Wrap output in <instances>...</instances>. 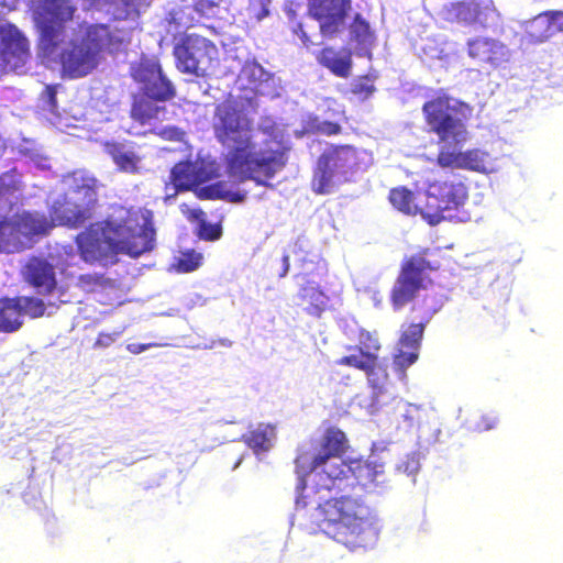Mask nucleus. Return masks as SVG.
Instances as JSON below:
<instances>
[{
  "label": "nucleus",
  "mask_w": 563,
  "mask_h": 563,
  "mask_svg": "<svg viewBox=\"0 0 563 563\" xmlns=\"http://www.w3.org/2000/svg\"><path fill=\"white\" fill-rule=\"evenodd\" d=\"M262 4H263V8L261 10V12L256 13V18L258 20L265 18L266 15H268V9L266 8V4L269 2V0H262L261 1Z\"/></svg>",
  "instance_id": "obj_52"
},
{
  "label": "nucleus",
  "mask_w": 563,
  "mask_h": 563,
  "mask_svg": "<svg viewBox=\"0 0 563 563\" xmlns=\"http://www.w3.org/2000/svg\"><path fill=\"white\" fill-rule=\"evenodd\" d=\"M375 77L369 75L357 76L350 85V92L360 101H365L376 91Z\"/></svg>",
  "instance_id": "obj_36"
},
{
  "label": "nucleus",
  "mask_w": 563,
  "mask_h": 563,
  "mask_svg": "<svg viewBox=\"0 0 563 563\" xmlns=\"http://www.w3.org/2000/svg\"><path fill=\"white\" fill-rule=\"evenodd\" d=\"M540 22L548 24L543 37L551 36L554 32L563 31V11H548L538 16Z\"/></svg>",
  "instance_id": "obj_38"
},
{
  "label": "nucleus",
  "mask_w": 563,
  "mask_h": 563,
  "mask_svg": "<svg viewBox=\"0 0 563 563\" xmlns=\"http://www.w3.org/2000/svg\"><path fill=\"white\" fill-rule=\"evenodd\" d=\"M467 51L473 59L494 67L507 60L508 55L504 43L489 37H476L468 41Z\"/></svg>",
  "instance_id": "obj_22"
},
{
  "label": "nucleus",
  "mask_w": 563,
  "mask_h": 563,
  "mask_svg": "<svg viewBox=\"0 0 563 563\" xmlns=\"http://www.w3.org/2000/svg\"><path fill=\"white\" fill-rule=\"evenodd\" d=\"M199 197L200 198L212 199L214 197L212 188L211 187L201 188L200 191H199Z\"/></svg>",
  "instance_id": "obj_51"
},
{
  "label": "nucleus",
  "mask_w": 563,
  "mask_h": 563,
  "mask_svg": "<svg viewBox=\"0 0 563 563\" xmlns=\"http://www.w3.org/2000/svg\"><path fill=\"white\" fill-rule=\"evenodd\" d=\"M75 243L80 258L90 265H114L121 253L139 257L154 249L153 213L147 209L114 206L104 220L90 223L79 232Z\"/></svg>",
  "instance_id": "obj_3"
},
{
  "label": "nucleus",
  "mask_w": 563,
  "mask_h": 563,
  "mask_svg": "<svg viewBox=\"0 0 563 563\" xmlns=\"http://www.w3.org/2000/svg\"><path fill=\"white\" fill-rule=\"evenodd\" d=\"M282 262H283V269L279 273V277H285L288 274L289 268H290V257H289V255L288 254H284V256L282 258Z\"/></svg>",
  "instance_id": "obj_49"
},
{
  "label": "nucleus",
  "mask_w": 563,
  "mask_h": 563,
  "mask_svg": "<svg viewBox=\"0 0 563 563\" xmlns=\"http://www.w3.org/2000/svg\"><path fill=\"white\" fill-rule=\"evenodd\" d=\"M76 11L73 0H37L32 10L38 55L58 64L62 77L68 79L90 75L98 68L102 53L118 51L123 44L106 23L87 24L80 38L66 43L67 25Z\"/></svg>",
  "instance_id": "obj_1"
},
{
  "label": "nucleus",
  "mask_w": 563,
  "mask_h": 563,
  "mask_svg": "<svg viewBox=\"0 0 563 563\" xmlns=\"http://www.w3.org/2000/svg\"><path fill=\"white\" fill-rule=\"evenodd\" d=\"M473 108L461 100L440 92L422 106V114L428 132L438 136L442 144L437 155V164L442 168L466 169L487 173L489 154L479 148L460 151L456 147L468 140L467 121Z\"/></svg>",
  "instance_id": "obj_4"
},
{
  "label": "nucleus",
  "mask_w": 563,
  "mask_h": 563,
  "mask_svg": "<svg viewBox=\"0 0 563 563\" xmlns=\"http://www.w3.org/2000/svg\"><path fill=\"white\" fill-rule=\"evenodd\" d=\"M352 0H308V14L318 22L324 38H334L345 29Z\"/></svg>",
  "instance_id": "obj_13"
},
{
  "label": "nucleus",
  "mask_w": 563,
  "mask_h": 563,
  "mask_svg": "<svg viewBox=\"0 0 563 563\" xmlns=\"http://www.w3.org/2000/svg\"><path fill=\"white\" fill-rule=\"evenodd\" d=\"M21 238L27 243L34 236L46 235L55 227L54 220L49 221L44 213L23 211L13 216Z\"/></svg>",
  "instance_id": "obj_24"
},
{
  "label": "nucleus",
  "mask_w": 563,
  "mask_h": 563,
  "mask_svg": "<svg viewBox=\"0 0 563 563\" xmlns=\"http://www.w3.org/2000/svg\"><path fill=\"white\" fill-rule=\"evenodd\" d=\"M428 413L416 405H409L404 413L405 421L408 422V427L421 429L423 418H427Z\"/></svg>",
  "instance_id": "obj_39"
},
{
  "label": "nucleus",
  "mask_w": 563,
  "mask_h": 563,
  "mask_svg": "<svg viewBox=\"0 0 563 563\" xmlns=\"http://www.w3.org/2000/svg\"><path fill=\"white\" fill-rule=\"evenodd\" d=\"M335 363L364 372L369 386L376 393L380 394L385 389L388 380L387 366L380 363L378 355L349 354L340 357Z\"/></svg>",
  "instance_id": "obj_19"
},
{
  "label": "nucleus",
  "mask_w": 563,
  "mask_h": 563,
  "mask_svg": "<svg viewBox=\"0 0 563 563\" xmlns=\"http://www.w3.org/2000/svg\"><path fill=\"white\" fill-rule=\"evenodd\" d=\"M388 199L391 206L404 214H420L422 217L423 207H419L415 202V194L407 187L400 186L390 189Z\"/></svg>",
  "instance_id": "obj_30"
},
{
  "label": "nucleus",
  "mask_w": 563,
  "mask_h": 563,
  "mask_svg": "<svg viewBox=\"0 0 563 563\" xmlns=\"http://www.w3.org/2000/svg\"><path fill=\"white\" fill-rule=\"evenodd\" d=\"M346 350L354 352L353 354L369 353L372 355H377V352L380 350V343L375 334L361 330L358 334V344L350 345Z\"/></svg>",
  "instance_id": "obj_35"
},
{
  "label": "nucleus",
  "mask_w": 563,
  "mask_h": 563,
  "mask_svg": "<svg viewBox=\"0 0 563 563\" xmlns=\"http://www.w3.org/2000/svg\"><path fill=\"white\" fill-rule=\"evenodd\" d=\"M448 19L466 25L486 26L490 13L488 5L477 0H461L446 7Z\"/></svg>",
  "instance_id": "obj_21"
},
{
  "label": "nucleus",
  "mask_w": 563,
  "mask_h": 563,
  "mask_svg": "<svg viewBox=\"0 0 563 563\" xmlns=\"http://www.w3.org/2000/svg\"><path fill=\"white\" fill-rule=\"evenodd\" d=\"M349 449V440L346 434L338 427H329L325 429L320 440L311 448L301 445L297 450L295 459L296 471L300 474L297 484L296 507L306 508L310 501L303 495L307 488L305 477L313 471L320 468L322 474L327 476V482L338 478L340 471L339 461H344L342 456Z\"/></svg>",
  "instance_id": "obj_6"
},
{
  "label": "nucleus",
  "mask_w": 563,
  "mask_h": 563,
  "mask_svg": "<svg viewBox=\"0 0 563 563\" xmlns=\"http://www.w3.org/2000/svg\"><path fill=\"white\" fill-rule=\"evenodd\" d=\"M430 313H423L418 322H411L401 332L398 340L397 353L394 356V366L404 372L417 362L424 329L430 321Z\"/></svg>",
  "instance_id": "obj_16"
},
{
  "label": "nucleus",
  "mask_w": 563,
  "mask_h": 563,
  "mask_svg": "<svg viewBox=\"0 0 563 563\" xmlns=\"http://www.w3.org/2000/svg\"><path fill=\"white\" fill-rule=\"evenodd\" d=\"M276 437L275 427L271 423H258L242 435L243 442L255 453L267 452Z\"/></svg>",
  "instance_id": "obj_27"
},
{
  "label": "nucleus",
  "mask_w": 563,
  "mask_h": 563,
  "mask_svg": "<svg viewBox=\"0 0 563 563\" xmlns=\"http://www.w3.org/2000/svg\"><path fill=\"white\" fill-rule=\"evenodd\" d=\"M251 119L234 101L225 100L214 108L212 131L223 147L222 163L229 178L267 186L268 180L285 168L289 148L280 141L266 140L258 146L252 135Z\"/></svg>",
  "instance_id": "obj_2"
},
{
  "label": "nucleus",
  "mask_w": 563,
  "mask_h": 563,
  "mask_svg": "<svg viewBox=\"0 0 563 563\" xmlns=\"http://www.w3.org/2000/svg\"><path fill=\"white\" fill-rule=\"evenodd\" d=\"M467 198V186L460 178L450 176L434 179L426 189L422 218L428 224L437 225L445 219V211L457 210Z\"/></svg>",
  "instance_id": "obj_9"
},
{
  "label": "nucleus",
  "mask_w": 563,
  "mask_h": 563,
  "mask_svg": "<svg viewBox=\"0 0 563 563\" xmlns=\"http://www.w3.org/2000/svg\"><path fill=\"white\" fill-rule=\"evenodd\" d=\"M298 251H302V242L300 240L295 241L292 245V252L297 254Z\"/></svg>",
  "instance_id": "obj_54"
},
{
  "label": "nucleus",
  "mask_w": 563,
  "mask_h": 563,
  "mask_svg": "<svg viewBox=\"0 0 563 563\" xmlns=\"http://www.w3.org/2000/svg\"><path fill=\"white\" fill-rule=\"evenodd\" d=\"M5 150H7V143L0 135V157L3 156V154L5 153Z\"/></svg>",
  "instance_id": "obj_55"
},
{
  "label": "nucleus",
  "mask_w": 563,
  "mask_h": 563,
  "mask_svg": "<svg viewBox=\"0 0 563 563\" xmlns=\"http://www.w3.org/2000/svg\"><path fill=\"white\" fill-rule=\"evenodd\" d=\"M209 179L208 172L197 162H178L170 169L169 181L164 186V200L174 199L178 192L191 190Z\"/></svg>",
  "instance_id": "obj_15"
},
{
  "label": "nucleus",
  "mask_w": 563,
  "mask_h": 563,
  "mask_svg": "<svg viewBox=\"0 0 563 563\" xmlns=\"http://www.w3.org/2000/svg\"><path fill=\"white\" fill-rule=\"evenodd\" d=\"M320 526L335 541L350 547H363L374 529L369 508L357 498L333 497L318 504Z\"/></svg>",
  "instance_id": "obj_5"
},
{
  "label": "nucleus",
  "mask_w": 563,
  "mask_h": 563,
  "mask_svg": "<svg viewBox=\"0 0 563 563\" xmlns=\"http://www.w3.org/2000/svg\"><path fill=\"white\" fill-rule=\"evenodd\" d=\"M227 196L231 202H242L245 199V194L243 192H229Z\"/></svg>",
  "instance_id": "obj_50"
},
{
  "label": "nucleus",
  "mask_w": 563,
  "mask_h": 563,
  "mask_svg": "<svg viewBox=\"0 0 563 563\" xmlns=\"http://www.w3.org/2000/svg\"><path fill=\"white\" fill-rule=\"evenodd\" d=\"M146 347H147V345H144V344H130L128 346L129 351L132 352V353H141Z\"/></svg>",
  "instance_id": "obj_53"
},
{
  "label": "nucleus",
  "mask_w": 563,
  "mask_h": 563,
  "mask_svg": "<svg viewBox=\"0 0 563 563\" xmlns=\"http://www.w3.org/2000/svg\"><path fill=\"white\" fill-rule=\"evenodd\" d=\"M131 76L141 86L143 93L153 100L165 102L176 96L173 82L164 74L161 64L153 59H141L132 67Z\"/></svg>",
  "instance_id": "obj_14"
},
{
  "label": "nucleus",
  "mask_w": 563,
  "mask_h": 563,
  "mask_svg": "<svg viewBox=\"0 0 563 563\" xmlns=\"http://www.w3.org/2000/svg\"><path fill=\"white\" fill-rule=\"evenodd\" d=\"M23 321L15 298H0V332L13 333L23 325Z\"/></svg>",
  "instance_id": "obj_29"
},
{
  "label": "nucleus",
  "mask_w": 563,
  "mask_h": 563,
  "mask_svg": "<svg viewBox=\"0 0 563 563\" xmlns=\"http://www.w3.org/2000/svg\"><path fill=\"white\" fill-rule=\"evenodd\" d=\"M60 85H46L41 92V99L47 109L54 112L57 109V91Z\"/></svg>",
  "instance_id": "obj_40"
},
{
  "label": "nucleus",
  "mask_w": 563,
  "mask_h": 563,
  "mask_svg": "<svg viewBox=\"0 0 563 563\" xmlns=\"http://www.w3.org/2000/svg\"><path fill=\"white\" fill-rule=\"evenodd\" d=\"M429 251L424 250L406 258L389 292V301L395 311L401 310L411 302L418 292L426 287L424 280L429 272L438 271L439 261L428 258Z\"/></svg>",
  "instance_id": "obj_7"
},
{
  "label": "nucleus",
  "mask_w": 563,
  "mask_h": 563,
  "mask_svg": "<svg viewBox=\"0 0 563 563\" xmlns=\"http://www.w3.org/2000/svg\"><path fill=\"white\" fill-rule=\"evenodd\" d=\"M23 280L41 295H52L57 288L55 266L42 256H31L22 268Z\"/></svg>",
  "instance_id": "obj_18"
},
{
  "label": "nucleus",
  "mask_w": 563,
  "mask_h": 563,
  "mask_svg": "<svg viewBox=\"0 0 563 563\" xmlns=\"http://www.w3.org/2000/svg\"><path fill=\"white\" fill-rule=\"evenodd\" d=\"M16 305L20 306L21 318L29 316L30 318H41L46 311V306L41 298L32 296H16L14 297Z\"/></svg>",
  "instance_id": "obj_32"
},
{
  "label": "nucleus",
  "mask_w": 563,
  "mask_h": 563,
  "mask_svg": "<svg viewBox=\"0 0 563 563\" xmlns=\"http://www.w3.org/2000/svg\"><path fill=\"white\" fill-rule=\"evenodd\" d=\"M103 151L112 159L117 169L122 173L137 174L141 169L142 156L137 153L135 143L131 141H106Z\"/></svg>",
  "instance_id": "obj_20"
},
{
  "label": "nucleus",
  "mask_w": 563,
  "mask_h": 563,
  "mask_svg": "<svg viewBox=\"0 0 563 563\" xmlns=\"http://www.w3.org/2000/svg\"><path fill=\"white\" fill-rule=\"evenodd\" d=\"M112 285V280L101 273L81 274L77 278V286L85 292H93Z\"/></svg>",
  "instance_id": "obj_33"
},
{
  "label": "nucleus",
  "mask_w": 563,
  "mask_h": 563,
  "mask_svg": "<svg viewBox=\"0 0 563 563\" xmlns=\"http://www.w3.org/2000/svg\"><path fill=\"white\" fill-rule=\"evenodd\" d=\"M99 183L96 178H86L73 195L57 201L53 207L52 218L60 225L71 229L84 225L90 220L98 205Z\"/></svg>",
  "instance_id": "obj_10"
},
{
  "label": "nucleus",
  "mask_w": 563,
  "mask_h": 563,
  "mask_svg": "<svg viewBox=\"0 0 563 563\" xmlns=\"http://www.w3.org/2000/svg\"><path fill=\"white\" fill-rule=\"evenodd\" d=\"M498 423L497 417L486 413L482 415L479 419L475 422V429L478 432H485L494 429Z\"/></svg>",
  "instance_id": "obj_44"
},
{
  "label": "nucleus",
  "mask_w": 563,
  "mask_h": 563,
  "mask_svg": "<svg viewBox=\"0 0 563 563\" xmlns=\"http://www.w3.org/2000/svg\"><path fill=\"white\" fill-rule=\"evenodd\" d=\"M298 298L305 305V311L320 318L330 308L329 296L316 284L307 283L298 291Z\"/></svg>",
  "instance_id": "obj_26"
},
{
  "label": "nucleus",
  "mask_w": 563,
  "mask_h": 563,
  "mask_svg": "<svg viewBox=\"0 0 563 563\" xmlns=\"http://www.w3.org/2000/svg\"><path fill=\"white\" fill-rule=\"evenodd\" d=\"M221 0H192L195 10L205 16L213 15L216 9L219 8Z\"/></svg>",
  "instance_id": "obj_42"
},
{
  "label": "nucleus",
  "mask_w": 563,
  "mask_h": 563,
  "mask_svg": "<svg viewBox=\"0 0 563 563\" xmlns=\"http://www.w3.org/2000/svg\"><path fill=\"white\" fill-rule=\"evenodd\" d=\"M120 332H101L98 334L93 349H107L111 346L119 338Z\"/></svg>",
  "instance_id": "obj_43"
},
{
  "label": "nucleus",
  "mask_w": 563,
  "mask_h": 563,
  "mask_svg": "<svg viewBox=\"0 0 563 563\" xmlns=\"http://www.w3.org/2000/svg\"><path fill=\"white\" fill-rule=\"evenodd\" d=\"M29 40L13 25H0V69L18 67L30 57Z\"/></svg>",
  "instance_id": "obj_17"
},
{
  "label": "nucleus",
  "mask_w": 563,
  "mask_h": 563,
  "mask_svg": "<svg viewBox=\"0 0 563 563\" xmlns=\"http://www.w3.org/2000/svg\"><path fill=\"white\" fill-rule=\"evenodd\" d=\"M120 3L126 13L134 11L136 8V0H114L111 4Z\"/></svg>",
  "instance_id": "obj_48"
},
{
  "label": "nucleus",
  "mask_w": 563,
  "mask_h": 563,
  "mask_svg": "<svg viewBox=\"0 0 563 563\" xmlns=\"http://www.w3.org/2000/svg\"><path fill=\"white\" fill-rule=\"evenodd\" d=\"M358 166V152L352 145H332L317 161L311 188L318 195L330 194L336 175L346 176Z\"/></svg>",
  "instance_id": "obj_11"
},
{
  "label": "nucleus",
  "mask_w": 563,
  "mask_h": 563,
  "mask_svg": "<svg viewBox=\"0 0 563 563\" xmlns=\"http://www.w3.org/2000/svg\"><path fill=\"white\" fill-rule=\"evenodd\" d=\"M192 218L199 220L198 236L205 241L219 240L222 234V228L217 223L206 221V213L201 209L191 210Z\"/></svg>",
  "instance_id": "obj_34"
},
{
  "label": "nucleus",
  "mask_w": 563,
  "mask_h": 563,
  "mask_svg": "<svg viewBox=\"0 0 563 563\" xmlns=\"http://www.w3.org/2000/svg\"><path fill=\"white\" fill-rule=\"evenodd\" d=\"M166 140H180L183 136V132L177 128H167L161 131L159 133Z\"/></svg>",
  "instance_id": "obj_47"
},
{
  "label": "nucleus",
  "mask_w": 563,
  "mask_h": 563,
  "mask_svg": "<svg viewBox=\"0 0 563 563\" xmlns=\"http://www.w3.org/2000/svg\"><path fill=\"white\" fill-rule=\"evenodd\" d=\"M20 189L19 181L9 174L0 176V198L13 195Z\"/></svg>",
  "instance_id": "obj_41"
},
{
  "label": "nucleus",
  "mask_w": 563,
  "mask_h": 563,
  "mask_svg": "<svg viewBox=\"0 0 563 563\" xmlns=\"http://www.w3.org/2000/svg\"><path fill=\"white\" fill-rule=\"evenodd\" d=\"M176 68L187 75L206 77L218 62L219 51L209 38L185 33L173 47Z\"/></svg>",
  "instance_id": "obj_8"
},
{
  "label": "nucleus",
  "mask_w": 563,
  "mask_h": 563,
  "mask_svg": "<svg viewBox=\"0 0 563 563\" xmlns=\"http://www.w3.org/2000/svg\"><path fill=\"white\" fill-rule=\"evenodd\" d=\"M291 32L299 37L305 47L309 48L313 45V42L310 40L302 22H296L291 27Z\"/></svg>",
  "instance_id": "obj_45"
},
{
  "label": "nucleus",
  "mask_w": 563,
  "mask_h": 563,
  "mask_svg": "<svg viewBox=\"0 0 563 563\" xmlns=\"http://www.w3.org/2000/svg\"><path fill=\"white\" fill-rule=\"evenodd\" d=\"M27 249V243L21 238L13 217L0 220V252L16 253Z\"/></svg>",
  "instance_id": "obj_28"
},
{
  "label": "nucleus",
  "mask_w": 563,
  "mask_h": 563,
  "mask_svg": "<svg viewBox=\"0 0 563 563\" xmlns=\"http://www.w3.org/2000/svg\"><path fill=\"white\" fill-rule=\"evenodd\" d=\"M316 59L319 65L336 77L347 78L352 73V52L347 48L335 49L332 46H325L318 52Z\"/></svg>",
  "instance_id": "obj_23"
},
{
  "label": "nucleus",
  "mask_w": 563,
  "mask_h": 563,
  "mask_svg": "<svg viewBox=\"0 0 563 563\" xmlns=\"http://www.w3.org/2000/svg\"><path fill=\"white\" fill-rule=\"evenodd\" d=\"M341 125L336 122L324 121L319 124L318 131L324 135L331 136L341 133Z\"/></svg>",
  "instance_id": "obj_46"
},
{
  "label": "nucleus",
  "mask_w": 563,
  "mask_h": 563,
  "mask_svg": "<svg viewBox=\"0 0 563 563\" xmlns=\"http://www.w3.org/2000/svg\"><path fill=\"white\" fill-rule=\"evenodd\" d=\"M202 262V255L195 250L181 252L174 264L178 273H190L196 271Z\"/></svg>",
  "instance_id": "obj_37"
},
{
  "label": "nucleus",
  "mask_w": 563,
  "mask_h": 563,
  "mask_svg": "<svg viewBox=\"0 0 563 563\" xmlns=\"http://www.w3.org/2000/svg\"><path fill=\"white\" fill-rule=\"evenodd\" d=\"M156 102L158 100H153L143 95H137L133 97L130 117L144 125L153 120H164L166 119V107L158 106Z\"/></svg>",
  "instance_id": "obj_25"
},
{
  "label": "nucleus",
  "mask_w": 563,
  "mask_h": 563,
  "mask_svg": "<svg viewBox=\"0 0 563 563\" xmlns=\"http://www.w3.org/2000/svg\"><path fill=\"white\" fill-rule=\"evenodd\" d=\"M351 40L358 46H371L375 41L374 32L371 30L369 23L361 13H356L350 24Z\"/></svg>",
  "instance_id": "obj_31"
},
{
  "label": "nucleus",
  "mask_w": 563,
  "mask_h": 563,
  "mask_svg": "<svg viewBox=\"0 0 563 563\" xmlns=\"http://www.w3.org/2000/svg\"><path fill=\"white\" fill-rule=\"evenodd\" d=\"M339 466L342 474L338 478H332L330 483H323L325 489L344 490L355 485L367 489L385 482V464L376 456L339 461Z\"/></svg>",
  "instance_id": "obj_12"
}]
</instances>
